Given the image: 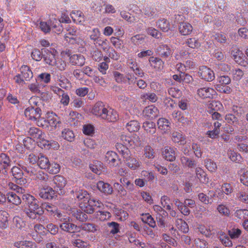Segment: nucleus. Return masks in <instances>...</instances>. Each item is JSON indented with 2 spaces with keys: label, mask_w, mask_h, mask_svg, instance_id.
Here are the masks:
<instances>
[{
  "label": "nucleus",
  "mask_w": 248,
  "mask_h": 248,
  "mask_svg": "<svg viewBox=\"0 0 248 248\" xmlns=\"http://www.w3.org/2000/svg\"><path fill=\"white\" fill-rule=\"evenodd\" d=\"M170 123L168 120L164 118H159L157 121V125L159 129L164 133L169 131L170 129Z\"/></svg>",
  "instance_id": "obj_22"
},
{
  "label": "nucleus",
  "mask_w": 248,
  "mask_h": 248,
  "mask_svg": "<svg viewBox=\"0 0 248 248\" xmlns=\"http://www.w3.org/2000/svg\"><path fill=\"white\" fill-rule=\"evenodd\" d=\"M144 40L145 37L142 34H137L131 38V42L137 46L143 44Z\"/></svg>",
  "instance_id": "obj_52"
},
{
  "label": "nucleus",
  "mask_w": 248,
  "mask_h": 248,
  "mask_svg": "<svg viewBox=\"0 0 248 248\" xmlns=\"http://www.w3.org/2000/svg\"><path fill=\"white\" fill-rule=\"evenodd\" d=\"M70 15L75 22L81 23L84 20V15L80 11H73Z\"/></svg>",
  "instance_id": "obj_32"
},
{
  "label": "nucleus",
  "mask_w": 248,
  "mask_h": 248,
  "mask_svg": "<svg viewBox=\"0 0 248 248\" xmlns=\"http://www.w3.org/2000/svg\"><path fill=\"white\" fill-rule=\"evenodd\" d=\"M48 159L42 154H40L39 159L38 162V166L42 169L46 170L48 168L49 163Z\"/></svg>",
  "instance_id": "obj_42"
},
{
  "label": "nucleus",
  "mask_w": 248,
  "mask_h": 248,
  "mask_svg": "<svg viewBox=\"0 0 248 248\" xmlns=\"http://www.w3.org/2000/svg\"><path fill=\"white\" fill-rule=\"evenodd\" d=\"M11 165V160L9 156L4 153L0 155V168L1 170H5Z\"/></svg>",
  "instance_id": "obj_24"
},
{
  "label": "nucleus",
  "mask_w": 248,
  "mask_h": 248,
  "mask_svg": "<svg viewBox=\"0 0 248 248\" xmlns=\"http://www.w3.org/2000/svg\"><path fill=\"white\" fill-rule=\"evenodd\" d=\"M91 198H90L86 202H80L79 206L80 208L85 213L87 214H92L94 212V210L92 206H91V203H90Z\"/></svg>",
  "instance_id": "obj_33"
},
{
  "label": "nucleus",
  "mask_w": 248,
  "mask_h": 248,
  "mask_svg": "<svg viewBox=\"0 0 248 248\" xmlns=\"http://www.w3.org/2000/svg\"><path fill=\"white\" fill-rule=\"evenodd\" d=\"M117 154L113 151H108L105 156V161L111 166H115L118 164L117 159Z\"/></svg>",
  "instance_id": "obj_16"
},
{
  "label": "nucleus",
  "mask_w": 248,
  "mask_h": 248,
  "mask_svg": "<svg viewBox=\"0 0 248 248\" xmlns=\"http://www.w3.org/2000/svg\"><path fill=\"white\" fill-rule=\"evenodd\" d=\"M108 107L103 102L98 101L93 107L91 112L94 115L101 119Z\"/></svg>",
  "instance_id": "obj_6"
},
{
  "label": "nucleus",
  "mask_w": 248,
  "mask_h": 248,
  "mask_svg": "<svg viewBox=\"0 0 248 248\" xmlns=\"http://www.w3.org/2000/svg\"><path fill=\"white\" fill-rule=\"evenodd\" d=\"M110 233L115 234L120 231V225L116 222H108L107 223Z\"/></svg>",
  "instance_id": "obj_49"
},
{
  "label": "nucleus",
  "mask_w": 248,
  "mask_h": 248,
  "mask_svg": "<svg viewBox=\"0 0 248 248\" xmlns=\"http://www.w3.org/2000/svg\"><path fill=\"white\" fill-rule=\"evenodd\" d=\"M144 155L146 158L153 159L155 157V152L150 145H146L144 148Z\"/></svg>",
  "instance_id": "obj_48"
},
{
  "label": "nucleus",
  "mask_w": 248,
  "mask_h": 248,
  "mask_svg": "<svg viewBox=\"0 0 248 248\" xmlns=\"http://www.w3.org/2000/svg\"><path fill=\"white\" fill-rule=\"evenodd\" d=\"M41 208L43 211L44 210H46L48 212L54 214L57 210L55 206L48 203H43L41 205Z\"/></svg>",
  "instance_id": "obj_57"
},
{
  "label": "nucleus",
  "mask_w": 248,
  "mask_h": 248,
  "mask_svg": "<svg viewBox=\"0 0 248 248\" xmlns=\"http://www.w3.org/2000/svg\"><path fill=\"white\" fill-rule=\"evenodd\" d=\"M69 62L73 65L82 66L85 64V58L80 54H74L70 56Z\"/></svg>",
  "instance_id": "obj_11"
},
{
  "label": "nucleus",
  "mask_w": 248,
  "mask_h": 248,
  "mask_svg": "<svg viewBox=\"0 0 248 248\" xmlns=\"http://www.w3.org/2000/svg\"><path fill=\"white\" fill-rule=\"evenodd\" d=\"M197 94L202 99L211 98L215 93V91L210 88H201L197 90Z\"/></svg>",
  "instance_id": "obj_13"
},
{
  "label": "nucleus",
  "mask_w": 248,
  "mask_h": 248,
  "mask_svg": "<svg viewBox=\"0 0 248 248\" xmlns=\"http://www.w3.org/2000/svg\"><path fill=\"white\" fill-rule=\"evenodd\" d=\"M234 216L240 219H243L248 217V210L239 209L235 211Z\"/></svg>",
  "instance_id": "obj_55"
},
{
  "label": "nucleus",
  "mask_w": 248,
  "mask_h": 248,
  "mask_svg": "<svg viewBox=\"0 0 248 248\" xmlns=\"http://www.w3.org/2000/svg\"><path fill=\"white\" fill-rule=\"evenodd\" d=\"M116 148L117 151L120 153L123 156L124 159L125 157H128V155L130 154V151L128 149V146H126L121 143H117L116 144Z\"/></svg>",
  "instance_id": "obj_26"
},
{
  "label": "nucleus",
  "mask_w": 248,
  "mask_h": 248,
  "mask_svg": "<svg viewBox=\"0 0 248 248\" xmlns=\"http://www.w3.org/2000/svg\"><path fill=\"white\" fill-rule=\"evenodd\" d=\"M163 156L166 160L173 161L175 159V149L169 146L166 147L163 152Z\"/></svg>",
  "instance_id": "obj_17"
},
{
  "label": "nucleus",
  "mask_w": 248,
  "mask_h": 248,
  "mask_svg": "<svg viewBox=\"0 0 248 248\" xmlns=\"http://www.w3.org/2000/svg\"><path fill=\"white\" fill-rule=\"evenodd\" d=\"M48 166L46 170L49 173L56 174L60 170V166L57 163L54 162H49Z\"/></svg>",
  "instance_id": "obj_40"
},
{
  "label": "nucleus",
  "mask_w": 248,
  "mask_h": 248,
  "mask_svg": "<svg viewBox=\"0 0 248 248\" xmlns=\"http://www.w3.org/2000/svg\"><path fill=\"white\" fill-rule=\"evenodd\" d=\"M143 113L144 115L148 118L154 119L158 116L159 110L154 105H150L146 107L144 109Z\"/></svg>",
  "instance_id": "obj_10"
},
{
  "label": "nucleus",
  "mask_w": 248,
  "mask_h": 248,
  "mask_svg": "<svg viewBox=\"0 0 248 248\" xmlns=\"http://www.w3.org/2000/svg\"><path fill=\"white\" fill-rule=\"evenodd\" d=\"M91 54L92 59L95 61L100 62L103 58L102 52L96 47L93 48V50L91 51Z\"/></svg>",
  "instance_id": "obj_50"
},
{
  "label": "nucleus",
  "mask_w": 248,
  "mask_h": 248,
  "mask_svg": "<svg viewBox=\"0 0 248 248\" xmlns=\"http://www.w3.org/2000/svg\"><path fill=\"white\" fill-rule=\"evenodd\" d=\"M21 74L25 81H29L33 77V73L27 65H22L21 67Z\"/></svg>",
  "instance_id": "obj_21"
},
{
  "label": "nucleus",
  "mask_w": 248,
  "mask_h": 248,
  "mask_svg": "<svg viewBox=\"0 0 248 248\" xmlns=\"http://www.w3.org/2000/svg\"><path fill=\"white\" fill-rule=\"evenodd\" d=\"M45 52H46V49L45 48L42 49L41 52L39 49H35L31 53V57L33 60L39 61L43 58V53Z\"/></svg>",
  "instance_id": "obj_53"
},
{
  "label": "nucleus",
  "mask_w": 248,
  "mask_h": 248,
  "mask_svg": "<svg viewBox=\"0 0 248 248\" xmlns=\"http://www.w3.org/2000/svg\"><path fill=\"white\" fill-rule=\"evenodd\" d=\"M71 192L75 198L81 201L80 202H84L90 198L88 193L85 190L79 189L75 191L72 190Z\"/></svg>",
  "instance_id": "obj_15"
},
{
  "label": "nucleus",
  "mask_w": 248,
  "mask_h": 248,
  "mask_svg": "<svg viewBox=\"0 0 248 248\" xmlns=\"http://www.w3.org/2000/svg\"><path fill=\"white\" fill-rule=\"evenodd\" d=\"M143 128L147 133L153 135L156 132L155 124L153 122L146 121L143 124Z\"/></svg>",
  "instance_id": "obj_31"
},
{
  "label": "nucleus",
  "mask_w": 248,
  "mask_h": 248,
  "mask_svg": "<svg viewBox=\"0 0 248 248\" xmlns=\"http://www.w3.org/2000/svg\"><path fill=\"white\" fill-rule=\"evenodd\" d=\"M149 62L151 65L156 69L160 70L163 68L164 62L159 58L151 57L149 59Z\"/></svg>",
  "instance_id": "obj_27"
},
{
  "label": "nucleus",
  "mask_w": 248,
  "mask_h": 248,
  "mask_svg": "<svg viewBox=\"0 0 248 248\" xmlns=\"http://www.w3.org/2000/svg\"><path fill=\"white\" fill-rule=\"evenodd\" d=\"M186 44L189 47L194 49L198 48L201 46L200 42L195 38H188L186 41Z\"/></svg>",
  "instance_id": "obj_46"
},
{
  "label": "nucleus",
  "mask_w": 248,
  "mask_h": 248,
  "mask_svg": "<svg viewBox=\"0 0 248 248\" xmlns=\"http://www.w3.org/2000/svg\"><path fill=\"white\" fill-rule=\"evenodd\" d=\"M7 198L8 202L13 203L16 205H19L21 202V200L19 196L14 192L8 193L7 194Z\"/></svg>",
  "instance_id": "obj_29"
},
{
  "label": "nucleus",
  "mask_w": 248,
  "mask_h": 248,
  "mask_svg": "<svg viewBox=\"0 0 248 248\" xmlns=\"http://www.w3.org/2000/svg\"><path fill=\"white\" fill-rule=\"evenodd\" d=\"M172 140L175 142L180 144H183L185 142V138L180 132H174L172 134Z\"/></svg>",
  "instance_id": "obj_51"
},
{
  "label": "nucleus",
  "mask_w": 248,
  "mask_h": 248,
  "mask_svg": "<svg viewBox=\"0 0 248 248\" xmlns=\"http://www.w3.org/2000/svg\"><path fill=\"white\" fill-rule=\"evenodd\" d=\"M111 217V214L108 212L98 211L96 212V217L101 221H104L109 218Z\"/></svg>",
  "instance_id": "obj_62"
},
{
  "label": "nucleus",
  "mask_w": 248,
  "mask_h": 248,
  "mask_svg": "<svg viewBox=\"0 0 248 248\" xmlns=\"http://www.w3.org/2000/svg\"><path fill=\"white\" fill-rule=\"evenodd\" d=\"M217 210L222 215L229 217L230 215V210L225 205L220 204L217 207Z\"/></svg>",
  "instance_id": "obj_58"
},
{
  "label": "nucleus",
  "mask_w": 248,
  "mask_h": 248,
  "mask_svg": "<svg viewBox=\"0 0 248 248\" xmlns=\"http://www.w3.org/2000/svg\"><path fill=\"white\" fill-rule=\"evenodd\" d=\"M60 227L62 231L69 233L79 232V227L77 225L70 223V220L62 222L60 224Z\"/></svg>",
  "instance_id": "obj_12"
},
{
  "label": "nucleus",
  "mask_w": 248,
  "mask_h": 248,
  "mask_svg": "<svg viewBox=\"0 0 248 248\" xmlns=\"http://www.w3.org/2000/svg\"><path fill=\"white\" fill-rule=\"evenodd\" d=\"M9 215V214L3 210L0 211V228L5 229L8 227Z\"/></svg>",
  "instance_id": "obj_25"
},
{
  "label": "nucleus",
  "mask_w": 248,
  "mask_h": 248,
  "mask_svg": "<svg viewBox=\"0 0 248 248\" xmlns=\"http://www.w3.org/2000/svg\"><path fill=\"white\" fill-rule=\"evenodd\" d=\"M156 26L164 32L168 31L170 29L169 22L165 18L158 20L156 22Z\"/></svg>",
  "instance_id": "obj_34"
},
{
  "label": "nucleus",
  "mask_w": 248,
  "mask_h": 248,
  "mask_svg": "<svg viewBox=\"0 0 248 248\" xmlns=\"http://www.w3.org/2000/svg\"><path fill=\"white\" fill-rule=\"evenodd\" d=\"M56 191L51 187H48L41 190L39 193V196L44 199H52L55 196Z\"/></svg>",
  "instance_id": "obj_18"
},
{
  "label": "nucleus",
  "mask_w": 248,
  "mask_h": 248,
  "mask_svg": "<svg viewBox=\"0 0 248 248\" xmlns=\"http://www.w3.org/2000/svg\"><path fill=\"white\" fill-rule=\"evenodd\" d=\"M140 98L143 100H148L153 103L155 102L158 99L157 95L155 93H143L141 95Z\"/></svg>",
  "instance_id": "obj_54"
},
{
  "label": "nucleus",
  "mask_w": 248,
  "mask_h": 248,
  "mask_svg": "<svg viewBox=\"0 0 248 248\" xmlns=\"http://www.w3.org/2000/svg\"><path fill=\"white\" fill-rule=\"evenodd\" d=\"M198 196L199 200L205 204H211L213 202V201L210 199L209 196L203 193H199Z\"/></svg>",
  "instance_id": "obj_64"
},
{
  "label": "nucleus",
  "mask_w": 248,
  "mask_h": 248,
  "mask_svg": "<svg viewBox=\"0 0 248 248\" xmlns=\"http://www.w3.org/2000/svg\"><path fill=\"white\" fill-rule=\"evenodd\" d=\"M97 187L99 191L106 194H110L113 191L112 187L109 184L104 183L102 181L97 183Z\"/></svg>",
  "instance_id": "obj_19"
},
{
  "label": "nucleus",
  "mask_w": 248,
  "mask_h": 248,
  "mask_svg": "<svg viewBox=\"0 0 248 248\" xmlns=\"http://www.w3.org/2000/svg\"><path fill=\"white\" fill-rule=\"evenodd\" d=\"M21 168H22V170L27 172L30 176L32 177V178L34 177L38 171L35 168L31 166H22Z\"/></svg>",
  "instance_id": "obj_63"
},
{
  "label": "nucleus",
  "mask_w": 248,
  "mask_h": 248,
  "mask_svg": "<svg viewBox=\"0 0 248 248\" xmlns=\"http://www.w3.org/2000/svg\"><path fill=\"white\" fill-rule=\"evenodd\" d=\"M22 199L29 211H33L34 213H38V215H41L44 213L41 206L39 204L38 200L33 196L30 194H24L22 196Z\"/></svg>",
  "instance_id": "obj_1"
},
{
  "label": "nucleus",
  "mask_w": 248,
  "mask_h": 248,
  "mask_svg": "<svg viewBox=\"0 0 248 248\" xmlns=\"http://www.w3.org/2000/svg\"><path fill=\"white\" fill-rule=\"evenodd\" d=\"M236 199L240 202L248 204V194L245 191H240L236 194Z\"/></svg>",
  "instance_id": "obj_56"
},
{
  "label": "nucleus",
  "mask_w": 248,
  "mask_h": 248,
  "mask_svg": "<svg viewBox=\"0 0 248 248\" xmlns=\"http://www.w3.org/2000/svg\"><path fill=\"white\" fill-rule=\"evenodd\" d=\"M118 118V114L116 111L108 107L101 120L108 122H114L116 121Z\"/></svg>",
  "instance_id": "obj_8"
},
{
  "label": "nucleus",
  "mask_w": 248,
  "mask_h": 248,
  "mask_svg": "<svg viewBox=\"0 0 248 248\" xmlns=\"http://www.w3.org/2000/svg\"><path fill=\"white\" fill-rule=\"evenodd\" d=\"M24 114L28 119L36 121L41 117V110L38 107L34 108L33 107H30L25 110Z\"/></svg>",
  "instance_id": "obj_5"
},
{
  "label": "nucleus",
  "mask_w": 248,
  "mask_h": 248,
  "mask_svg": "<svg viewBox=\"0 0 248 248\" xmlns=\"http://www.w3.org/2000/svg\"><path fill=\"white\" fill-rule=\"evenodd\" d=\"M205 164L206 168L210 171H215L217 169V166L216 163L212 161L211 159H207L205 161Z\"/></svg>",
  "instance_id": "obj_61"
},
{
  "label": "nucleus",
  "mask_w": 248,
  "mask_h": 248,
  "mask_svg": "<svg viewBox=\"0 0 248 248\" xmlns=\"http://www.w3.org/2000/svg\"><path fill=\"white\" fill-rule=\"evenodd\" d=\"M178 29L182 35H186L190 34L193 30V27L190 23L183 22L179 25Z\"/></svg>",
  "instance_id": "obj_20"
},
{
  "label": "nucleus",
  "mask_w": 248,
  "mask_h": 248,
  "mask_svg": "<svg viewBox=\"0 0 248 248\" xmlns=\"http://www.w3.org/2000/svg\"><path fill=\"white\" fill-rule=\"evenodd\" d=\"M233 56L236 62L239 64H242L243 63L245 56L241 51L237 50L233 54Z\"/></svg>",
  "instance_id": "obj_60"
},
{
  "label": "nucleus",
  "mask_w": 248,
  "mask_h": 248,
  "mask_svg": "<svg viewBox=\"0 0 248 248\" xmlns=\"http://www.w3.org/2000/svg\"><path fill=\"white\" fill-rule=\"evenodd\" d=\"M78 227H79V232L80 230H82L87 232H94L97 230L95 225L89 223H83L78 226Z\"/></svg>",
  "instance_id": "obj_36"
},
{
  "label": "nucleus",
  "mask_w": 248,
  "mask_h": 248,
  "mask_svg": "<svg viewBox=\"0 0 248 248\" xmlns=\"http://www.w3.org/2000/svg\"><path fill=\"white\" fill-rule=\"evenodd\" d=\"M28 134L34 140H39V141H45L44 139V134L39 128L35 127H31L28 131Z\"/></svg>",
  "instance_id": "obj_9"
},
{
  "label": "nucleus",
  "mask_w": 248,
  "mask_h": 248,
  "mask_svg": "<svg viewBox=\"0 0 248 248\" xmlns=\"http://www.w3.org/2000/svg\"><path fill=\"white\" fill-rule=\"evenodd\" d=\"M90 168L93 172L99 175L103 169L102 164L100 161H95L93 164H90Z\"/></svg>",
  "instance_id": "obj_38"
},
{
  "label": "nucleus",
  "mask_w": 248,
  "mask_h": 248,
  "mask_svg": "<svg viewBox=\"0 0 248 248\" xmlns=\"http://www.w3.org/2000/svg\"><path fill=\"white\" fill-rule=\"evenodd\" d=\"M46 54H43V59L45 62L50 65L53 66L56 63V59L55 55L47 49H46Z\"/></svg>",
  "instance_id": "obj_23"
},
{
  "label": "nucleus",
  "mask_w": 248,
  "mask_h": 248,
  "mask_svg": "<svg viewBox=\"0 0 248 248\" xmlns=\"http://www.w3.org/2000/svg\"><path fill=\"white\" fill-rule=\"evenodd\" d=\"M62 137L69 141L73 140L75 135L73 132L69 129H64L62 133Z\"/></svg>",
  "instance_id": "obj_47"
},
{
  "label": "nucleus",
  "mask_w": 248,
  "mask_h": 248,
  "mask_svg": "<svg viewBox=\"0 0 248 248\" xmlns=\"http://www.w3.org/2000/svg\"><path fill=\"white\" fill-rule=\"evenodd\" d=\"M113 187L121 197H124L127 195V192L126 189H125L124 186L118 182L114 183Z\"/></svg>",
  "instance_id": "obj_41"
},
{
  "label": "nucleus",
  "mask_w": 248,
  "mask_h": 248,
  "mask_svg": "<svg viewBox=\"0 0 248 248\" xmlns=\"http://www.w3.org/2000/svg\"><path fill=\"white\" fill-rule=\"evenodd\" d=\"M124 161L126 165L132 170L138 169L141 166V162L139 159L131 156V154L124 158Z\"/></svg>",
  "instance_id": "obj_7"
},
{
  "label": "nucleus",
  "mask_w": 248,
  "mask_h": 248,
  "mask_svg": "<svg viewBox=\"0 0 248 248\" xmlns=\"http://www.w3.org/2000/svg\"><path fill=\"white\" fill-rule=\"evenodd\" d=\"M228 155L230 159L233 162L236 163H240L242 162V158L241 155L232 150H228Z\"/></svg>",
  "instance_id": "obj_37"
},
{
  "label": "nucleus",
  "mask_w": 248,
  "mask_h": 248,
  "mask_svg": "<svg viewBox=\"0 0 248 248\" xmlns=\"http://www.w3.org/2000/svg\"><path fill=\"white\" fill-rule=\"evenodd\" d=\"M47 121L50 126L55 128L61 123L60 118L56 114H52L51 115L49 116Z\"/></svg>",
  "instance_id": "obj_39"
},
{
  "label": "nucleus",
  "mask_w": 248,
  "mask_h": 248,
  "mask_svg": "<svg viewBox=\"0 0 248 248\" xmlns=\"http://www.w3.org/2000/svg\"><path fill=\"white\" fill-rule=\"evenodd\" d=\"M126 128L130 132L137 131L140 128L139 123L137 121H130L127 123Z\"/></svg>",
  "instance_id": "obj_43"
},
{
  "label": "nucleus",
  "mask_w": 248,
  "mask_h": 248,
  "mask_svg": "<svg viewBox=\"0 0 248 248\" xmlns=\"http://www.w3.org/2000/svg\"><path fill=\"white\" fill-rule=\"evenodd\" d=\"M198 74L200 78L206 81H212L215 78L214 71L206 66H200Z\"/></svg>",
  "instance_id": "obj_2"
},
{
  "label": "nucleus",
  "mask_w": 248,
  "mask_h": 248,
  "mask_svg": "<svg viewBox=\"0 0 248 248\" xmlns=\"http://www.w3.org/2000/svg\"><path fill=\"white\" fill-rule=\"evenodd\" d=\"M121 143L128 146L129 147H134L135 142L133 139L129 136L125 134H122L120 136Z\"/></svg>",
  "instance_id": "obj_35"
},
{
  "label": "nucleus",
  "mask_w": 248,
  "mask_h": 248,
  "mask_svg": "<svg viewBox=\"0 0 248 248\" xmlns=\"http://www.w3.org/2000/svg\"><path fill=\"white\" fill-rule=\"evenodd\" d=\"M158 55L163 58H167L172 53V50L166 45H161L156 49Z\"/></svg>",
  "instance_id": "obj_14"
},
{
  "label": "nucleus",
  "mask_w": 248,
  "mask_h": 248,
  "mask_svg": "<svg viewBox=\"0 0 248 248\" xmlns=\"http://www.w3.org/2000/svg\"><path fill=\"white\" fill-rule=\"evenodd\" d=\"M196 174L200 181L203 184H207L209 182V178L207 177L206 173L201 168L196 169Z\"/></svg>",
  "instance_id": "obj_28"
},
{
  "label": "nucleus",
  "mask_w": 248,
  "mask_h": 248,
  "mask_svg": "<svg viewBox=\"0 0 248 248\" xmlns=\"http://www.w3.org/2000/svg\"><path fill=\"white\" fill-rule=\"evenodd\" d=\"M142 220L147 223L150 227L155 228L156 226V223L154 218L149 214H146L142 215Z\"/></svg>",
  "instance_id": "obj_45"
},
{
  "label": "nucleus",
  "mask_w": 248,
  "mask_h": 248,
  "mask_svg": "<svg viewBox=\"0 0 248 248\" xmlns=\"http://www.w3.org/2000/svg\"><path fill=\"white\" fill-rule=\"evenodd\" d=\"M241 233V230L238 228H233L228 231V234L232 239L238 238Z\"/></svg>",
  "instance_id": "obj_59"
},
{
  "label": "nucleus",
  "mask_w": 248,
  "mask_h": 248,
  "mask_svg": "<svg viewBox=\"0 0 248 248\" xmlns=\"http://www.w3.org/2000/svg\"><path fill=\"white\" fill-rule=\"evenodd\" d=\"M54 183L55 184L54 186V190L59 195H62L64 194L63 188L66 185V181L65 179L62 176L57 175L54 177Z\"/></svg>",
  "instance_id": "obj_3"
},
{
  "label": "nucleus",
  "mask_w": 248,
  "mask_h": 248,
  "mask_svg": "<svg viewBox=\"0 0 248 248\" xmlns=\"http://www.w3.org/2000/svg\"><path fill=\"white\" fill-rule=\"evenodd\" d=\"M23 170L18 167L14 166L11 169L12 175L15 179L16 182L20 185H24L27 182V179L23 177Z\"/></svg>",
  "instance_id": "obj_4"
},
{
  "label": "nucleus",
  "mask_w": 248,
  "mask_h": 248,
  "mask_svg": "<svg viewBox=\"0 0 248 248\" xmlns=\"http://www.w3.org/2000/svg\"><path fill=\"white\" fill-rule=\"evenodd\" d=\"M180 160L182 164L185 166L190 168H193L196 166L195 161L193 159L183 156H181Z\"/></svg>",
  "instance_id": "obj_44"
},
{
  "label": "nucleus",
  "mask_w": 248,
  "mask_h": 248,
  "mask_svg": "<svg viewBox=\"0 0 248 248\" xmlns=\"http://www.w3.org/2000/svg\"><path fill=\"white\" fill-rule=\"evenodd\" d=\"M217 104L220 105V103L217 102H213L212 103L209 104L210 108H211V110H209L208 111L212 115V117L213 120H220L221 118V114L215 111V109L214 108L215 107H217Z\"/></svg>",
  "instance_id": "obj_30"
}]
</instances>
